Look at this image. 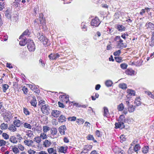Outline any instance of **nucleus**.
I'll return each mask as SVG.
<instances>
[{
	"label": "nucleus",
	"mask_w": 154,
	"mask_h": 154,
	"mask_svg": "<svg viewBox=\"0 0 154 154\" xmlns=\"http://www.w3.org/2000/svg\"><path fill=\"white\" fill-rule=\"evenodd\" d=\"M118 122L116 123L115 124L116 128H120L122 129L125 128V126L124 123H126L127 121L124 115H121L120 116L119 118Z\"/></svg>",
	"instance_id": "f257e3e1"
},
{
	"label": "nucleus",
	"mask_w": 154,
	"mask_h": 154,
	"mask_svg": "<svg viewBox=\"0 0 154 154\" xmlns=\"http://www.w3.org/2000/svg\"><path fill=\"white\" fill-rule=\"evenodd\" d=\"M37 37L38 39L41 41L44 45H49L48 39L43 35L42 33H38L37 34Z\"/></svg>",
	"instance_id": "f03ea898"
},
{
	"label": "nucleus",
	"mask_w": 154,
	"mask_h": 154,
	"mask_svg": "<svg viewBox=\"0 0 154 154\" xmlns=\"http://www.w3.org/2000/svg\"><path fill=\"white\" fill-rule=\"evenodd\" d=\"M41 109L42 113L46 115L50 113V109L48 105H44L42 106Z\"/></svg>",
	"instance_id": "7ed1b4c3"
},
{
	"label": "nucleus",
	"mask_w": 154,
	"mask_h": 154,
	"mask_svg": "<svg viewBox=\"0 0 154 154\" xmlns=\"http://www.w3.org/2000/svg\"><path fill=\"white\" fill-rule=\"evenodd\" d=\"M27 47L30 51H33L35 49V47L34 42L32 41H30L28 42Z\"/></svg>",
	"instance_id": "20e7f679"
},
{
	"label": "nucleus",
	"mask_w": 154,
	"mask_h": 154,
	"mask_svg": "<svg viewBox=\"0 0 154 154\" xmlns=\"http://www.w3.org/2000/svg\"><path fill=\"white\" fill-rule=\"evenodd\" d=\"M91 23V26L97 27L99 25L100 21L98 17H96L92 20Z\"/></svg>",
	"instance_id": "39448f33"
},
{
	"label": "nucleus",
	"mask_w": 154,
	"mask_h": 154,
	"mask_svg": "<svg viewBox=\"0 0 154 154\" xmlns=\"http://www.w3.org/2000/svg\"><path fill=\"white\" fill-rule=\"evenodd\" d=\"M68 147L66 146H58L57 148L58 152L61 153H66L67 152Z\"/></svg>",
	"instance_id": "423d86ee"
},
{
	"label": "nucleus",
	"mask_w": 154,
	"mask_h": 154,
	"mask_svg": "<svg viewBox=\"0 0 154 154\" xmlns=\"http://www.w3.org/2000/svg\"><path fill=\"white\" fill-rule=\"evenodd\" d=\"M4 119L5 121L7 122L8 120L11 118V112L8 111H6L3 114Z\"/></svg>",
	"instance_id": "0eeeda50"
},
{
	"label": "nucleus",
	"mask_w": 154,
	"mask_h": 154,
	"mask_svg": "<svg viewBox=\"0 0 154 154\" xmlns=\"http://www.w3.org/2000/svg\"><path fill=\"white\" fill-rule=\"evenodd\" d=\"M50 131L52 136L51 138H57L56 137L57 132V129L55 128L52 127L50 129Z\"/></svg>",
	"instance_id": "6e6552de"
},
{
	"label": "nucleus",
	"mask_w": 154,
	"mask_h": 154,
	"mask_svg": "<svg viewBox=\"0 0 154 154\" xmlns=\"http://www.w3.org/2000/svg\"><path fill=\"white\" fill-rule=\"evenodd\" d=\"M19 39H21L19 42L20 45L23 46L25 45L27 42L26 37H23L22 38H19Z\"/></svg>",
	"instance_id": "1a4fd4ad"
},
{
	"label": "nucleus",
	"mask_w": 154,
	"mask_h": 154,
	"mask_svg": "<svg viewBox=\"0 0 154 154\" xmlns=\"http://www.w3.org/2000/svg\"><path fill=\"white\" fill-rule=\"evenodd\" d=\"M60 98L61 100L63 102L67 103L69 100V97L68 96H66V95H61L60 97Z\"/></svg>",
	"instance_id": "9d476101"
},
{
	"label": "nucleus",
	"mask_w": 154,
	"mask_h": 154,
	"mask_svg": "<svg viewBox=\"0 0 154 154\" xmlns=\"http://www.w3.org/2000/svg\"><path fill=\"white\" fill-rule=\"evenodd\" d=\"M29 87L31 90L36 93H39L40 92L39 89L34 85H30Z\"/></svg>",
	"instance_id": "9b49d317"
},
{
	"label": "nucleus",
	"mask_w": 154,
	"mask_h": 154,
	"mask_svg": "<svg viewBox=\"0 0 154 154\" xmlns=\"http://www.w3.org/2000/svg\"><path fill=\"white\" fill-rule=\"evenodd\" d=\"M66 130V127L65 125L60 126L59 128L60 133L61 135L65 134V131Z\"/></svg>",
	"instance_id": "f8f14e48"
},
{
	"label": "nucleus",
	"mask_w": 154,
	"mask_h": 154,
	"mask_svg": "<svg viewBox=\"0 0 154 154\" xmlns=\"http://www.w3.org/2000/svg\"><path fill=\"white\" fill-rule=\"evenodd\" d=\"M123 40H122V41H120L117 43V46L119 48H123L127 47V45L126 44L123 43Z\"/></svg>",
	"instance_id": "ddd939ff"
},
{
	"label": "nucleus",
	"mask_w": 154,
	"mask_h": 154,
	"mask_svg": "<svg viewBox=\"0 0 154 154\" xmlns=\"http://www.w3.org/2000/svg\"><path fill=\"white\" fill-rule=\"evenodd\" d=\"M146 27L147 29H149L151 30H154V24L151 22L146 23Z\"/></svg>",
	"instance_id": "4468645a"
},
{
	"label": "nucleus",
	"mask_w": 154,
	"mask_h": 154,
	"mask_svg": "<svg viewBox=\"0 0 154 154\" xmlns=\"http://www.w3.org/2000/svg\"><path fill=\"white\" fill-rule=\"evenodd\" d=\"M60 113L59 110H53L51 112V115L54 117H57Z\"/></svg>",
	"instance_id": "2eb2a0df"
},
{
	"label": "nucleus",
	"mask_w": 154,
	"mask_h": 154,
	"mask_svg": "<svg viewBox=\"0 0 154 154\" xmlns=\"http://www.w3.org/2000/svg\"><path fill=\"white\" fill-rule=\"evenodd\" d=\"M9 141L12 143L16 144L17 142V138L14 136H11L9 138Z\"/></svg>",
	"instance_id": "dca6fc26"
},
{
	"label": "nucleus",
	"mask_w": 154,
	"mask_h": 154,
	"mask_svg": "<svg viewBox=\"0 0 154 154\" xmlns=\"http://www.w3.org/2000/svg\"><path fill=\"white\" fill-rule=\"evenodd\" d=\"M125 73L130 75H135V71L131 69H127L125 71Z\"/></svg>",
	"instance_id": "f3484780"
},
{
	"label": "nucleus",
	"mask_w": 154,
	"mask_h": 154,
	"mask_svg": "<svg viewBox=\"0 0 154 154\" xmlns=\"http://www.w3.org/2000/svg\"><path fill=\"white\" fill-rule=\"evenodd\" d=\"M8 130L11 131V132H14L16 131L17 130V129L13 124H11L10 125L8 128Z\"/></svg>",
	"instance_id": "a211bd4d"
},
{
	"label": "nucleus",
	"mask_w": 154,
	"mask_h": 154,
	"mask_svg": "<svg viewBox=\"0 0 154 154\" xmlns=\"http://www.w3.org/2000/svg\"><path fill=\"white\" fill-rule=\"evenodd\" d=\"M24 143L28 146H31L33 143V141L31 140H26L24 141Z\"/></svg>",
	"instance_id": "6ab92c4d"
},
{
	"label": "nucleus",
	"mask_w": 154,
	"mask_h": 154,
	"mask_svg": "<svg viewBox=\"0 0 154 154\" xmlns=\"http://www.w3.org/2000/svg\"><path fill=\"white\" fill-rule=\"evenodd\" d=\"M104 112L103 115L104 116H106L107 117L109 115V113L108 108L106 107H104L103 108Z\"/></svg>",
	"instance_id": "aec40b11"
},
{
	"label": "nucleus",
	"mask_w": 154,
	"mask_h": 154,
	"mask_svg": "<svg viewBox=\"0 0 154 154\" xmlns=\"http://www.w3.org/2000/svg\"><path fill=\"white\" fill-rule=\"evenodd\" d=\"M59 122H60L63 123L66 121V119L63 115H61L59 118Z\"/></svg>",
	"instance_id": "412c9836"
},
{
	"label": "nucleus",
	"mask_w": 154,
	"mask_h": 154,
	"mask_svg": "<svg viewBox=\"0 0 154 154\" xmlns=\"http://www.w3.org/2000/svg\"><path fill=\"white\" fill-rule=\"evenodd\" d=\"M14 125L17 127H19L21 125L20 121L18 119H16L13 122Z\"/></svg>",
	"instance_id": "4be33fe9"
},
{
	"label": "nucleus",
	"mask_w": 154,
	"mask_h": 154,
	"mask_svg": "<svg viewBox=\"0 0 154 154\" xmlns=\"http://www.w3.org/2000/svg\"><path fill=\"white\" fill-rule=\"evenodd\" d=\"M26 135L30 138H32L33 136L32 132L30 130H28L26 131Z\"/></svg>",
	"instance_id": "5701e85b"
},
{
	"label": "nucleus",
	"mask_w": 154,
	"mask_h": 154,
	"mask_svg": "<svg viewBox=\"0 0 154 154\" xmlns=\"http://www.w3.org/2000/svg\"><path fill=\"white\" fill-rule=\"evenodd\" d=\"M140 100V97L136 98L135 99L134 103L137 106H139L141 105V103Z\"/></svg>",
	"instance_id": "b1692460"
},
{
	"label": "nucleus",
	"mask_w": 154,
	"mask_h": 154,
	"mask_svg": "<svg viewBox=\"0 0 154 154\" xmlns=\"http://www.w3.org/2000/svg\"><path fill=\"white\" fill-rule=\"evenodd\" d=\"M0 128L2 130H6L8 128V125L7 124H5L4 123H3L1 124Z\"/></svg>",
	"instance_id": "393cba45"
},
{
	"label": "nucleus",
	"mask_w": 154,
	"mask_h": 154,
	"mask_svg": "<svg viewBox=\"0 0 154 154\" xmlns=\"http://www.w3.org/2000/svg\"><path fill=\"white\" fill-rule=\"evenodd\" d=\"M30 103L31 104V105L34 106V107L36 106L37 101L35 97H33V99L31 101Z\"/></svg>",
	"instance_id": "a878e982"
},
{
	"label": "nucleus",
	"mask_w": 154,
	"mask_h": 154,
	"mask_svg": "<svg viewBox=\"0 0 154 154\" xmlns=\"http://www.w3.org/2000/svg\"><path fill=\"white\" fill-rule=\"evenodd\" d=\"M47 150L48 154H51L54 153L55 152L56 153L57 152L56 149H54L53 148H49L47 149Z\"/></svg>",
	"instance_id": "bb28decb"
},
{
	"label": "nucleus",
	"mask_w": 154,
	"mask_h": 154,
	"mask_svg": "<svg viewBox=\"0 0 154 154\" xmlns=\"http://www.w3.org/2000/svg\"><path fill=\"white\" fill-rule=\"evenodd\" d=\"M51 144V142L50 141L48 140H45L44 142L43 145L45 147L49 146Z\"/></svg>",
	"instance_id": "cd10ccee"
},
{
	"label": "nucleus",
	"mask_w": 154,
	"mask_h": 154,
	"mask_svg": "<svg viewBox=\"0 0 154 154\" xmlns=\"http://www.w3.org/2000/svg\"><path fill=\"white\" fill-rule=\"evenodd\" d=\"M140 146L139 144H136L134 147V150L135 152L139 151L140 149Z\"/></svg>",
	"instance_id": "c85d7f7f"
},
{
	"label": "nucleus",
	"mask_w": 154,
	"mask_h": 154,
	"mask_svg": "<svg viewBox=\"0 0 154 154\" xmlns=\"http://www.w3.org/2000/svg\"><path fill=\"white\" fill-rule=\"evenodd\" d=\"M127 92L129 96H134L135 95V92L134 90L128 89L127 90Z\"/></svg>",
	"instance_id": "c756f323"
},
{
	"label": "nucleus",
	"mask_w": 154,
	"mask_h": 154,
	"mask_svg": "<svg viewBox=\"0 0 154 154\" xmlns=\"http://www.w3.org/2000/svg\"><path fill=\"white\" fill-rule=\"evenodd\" d=\"M105 84L107 87H109L112 86L113 84V82L111 80H108L105 82Z\"/></svg>",
	"instance_id": "7c9ffc66"
},
{
	"label": "nucleus",
	"mask_w": 154,
	"mask_h": 154,
	"mask_svg": "<svg viewBox=\"0 0 154 154\" xmlns=\"http://www.w3.org/2000/svg\"><path fill=\"white\" fill-rule=\"evenodd\" d=\"M135 109L134 106L132 105H129V106L128 107V111L130 112H133L134 111Z\"/></svg>",
	"instance_id": "2f4dec72"
},
{
	"label": "nucleus",
	"mask_w": 154,
	"mask_h": 154,
	"mask_svg": "<svg viewBox=\"0 0 154 154\" xmlns=\"http://www.w3.org/2000/svg\"><path fill=\"white\" fill-rule=\"evenodd\" d=\"M40 137L43 140L47 138V136L46 133L43 132L41 133L40 134Z\"/></svg>",
	"instance_id": "473e14b6"
},
{
	"label": "nucleus",
	"mask_w": 154,
	"mask_h": 154,
	"mask_svg": "<svg viewBox=\"0 0 154 154\" xmlns=\"http://www.w3.org/2000/svg\"><path fill=\"white\" fill-rule=\"evenodd\" d=\"M12 149L13 152L15 154H17L19 152V150L18 148L16 146H14L12 148Z\"/></svg>",
	"instance_id": "72a5a7b5"
},
{
	"label": "nucleus",
	"mask_w": 154,
	"mask_h": 154,
	"mask_svg": "<svg viewBox=\"0 0 154 154\" xmlns=\"http://www.w3.org/2000/svg\"><path fill=\"white\" fill-rule=\"evenodd\" d=\"M119 87L122 89H126L127 88V85L125 83H122L119 84Z\"/></svg>",
	"instance_id": "f704fd0d"
},
{
	"label": "nucleus",
	"mask_w": 154,
	"mask_h": 154,
	"mask_svg": "<svg viewBox=\"0 0 154 154\" xmlns=\"http://www.w3.org/2000/svg\"><path fill=\"white\" fill-rule=\"evenodd\" d=\"M117 29L120 31H124L125 30V27L122 25H118L117 26Z\"/></svg>",
	"instance_id": "c9c22d12"
},
{
	"label": "nucleus",
	"mask_w": 154,
	"mask_h": 154,
	"mask_svg": "<svg viewBox=\"0 0 154 154\" xmlns=\"http://www.w3.org/2000/svg\"><path fill=\"white\" fill-rule=\"evenodd\" d=\"M29 30L28 29L26 30L22 34V35H21L20 37V38H22L23 37H24V35H29Z\"/></svg>",
	"instance_id": "e433bc0d"
},
{
	"label": "nucleus",
	"mask_w": 154,
	"mask_h": 154,
	"mask_svg": "<svg viewBox=\"0 0 154 154\" xmlns=\"http://www.w3.org/2000/svg\"><path fill=\"white\" fill-rule=\"evenodd\" d=\"M124 108V106L122 103H121L119 104L117 107V109L119 111H122L123 110Z\"/></svg>",
	"instance_id": "4c0bfd02"
},
{
	"label": "nucleus",
	"mask_w": 154,
	"mask_h": 154,
	"mask_svg": "<svg viewBox=\"0 0 154 154\" xmlns=\"http://www.w3.org/2000/svg\"><path fill=\"white\" fill-rule=\"evenodd\" d=\"M9 86L7 85L6 84H4L2 85V88L3 89V91L4 92H5L7 89H8Z\"/></svg>",
	"instance_id": "58836bf2"
},
{
	"label": "nucleus",
	"mask_w": 154,
	"mask_h": 154,
	"mask_svg": "<svg viewBox=\"0 0 154 154\" xmlns=\"http://www.w3.org/2000/svg\"><path fill=\"white\" fill-rule=\"evenodd\" d=\"M50 130V128L47 126H44L43 127V132L46 133Z\"/></svg>",
	"instance_id": "ea45409f"
},
{
	"label": "nucleus",
	"mask_w": 154,
	"mask_h": 154,
	"mask_svg": "<svg viewBox=\"0 0 154 154\" xmlns=\"http://www.w3.org/2000/svg\"><path fill=\"white\" fill-rule=\"evenodd\" d=\"M81 28L84 31H87V28L86 24L84 22H82L81 24Z\"/></svg>",
	"instance_id": "a19ab883"
},
{
	"label": "nucleus",
	"mask_w": 154,
	"mask_h": 154,
	"mask_svg": "<svg viewBox=\"0 0 154 154\" xmlns=\"http://www.w3.org/2000/svg\"><path fill=\"white\" fill-rule=\"evenodd\" d=\"M8 143V142H6L3 140H0V146H3L7 145V143Z\"/></svg>",
	"instance_id": "79ce46f5"
},
{
	"label": "nucleus",
	"mask_w": 154,
	"mask_h": 154,
	"mask_svg": "<svg viewBox=\"0 0 154 154\" xmlns=\"http://www.w3.org/2000/svg\"><path fill=\"white\" fill-rule=\"evenodd\" d=\"M23 127L26 128H27L29 129H31L32 127L31 125L25 122L23 124Z\"/></svg>",
	"instance_id": "37998d69"
},
{
	"label": "nucleus",
	"mask_w": 154,
	"mask_h": 154,
	"mask_svg": "<svg viewBox=\"0 0 154 154\" xmlns=\"http://www.w3.org/2000/svg\"><path fill=\"white\" fill-rule=\"evenodd\" d=\"M149 147L148 146H145L142 148V151L143 153H147L148 151Z\"/></svg>",
	"instance_id": "c03bdc74"
},
{
	"label": "nucleus",
	"mask_w": 154,
	"mask_h": 154,
	"mask_svg": "<svg viewBox=\"0 0 154 154\" xmlns=\"http://www.w3.org/2000/svg\"><path fill=\"white\" fill-rule=\"evenodd\" d=\"M35 141L38 143H39L42 141L41 138L39 136L36 137L34 138Z\"/></svg>",
	"instance_id": "a18cd8bd"
},
{
	"label": "nucleus",
	"mask_w": 154,
	"mask_h": 154,
	"mask_svg": "<svg viewBox=\"0 0 154 154\" xmlns=\"http://www.w3.org/2000/svg\"><path fill=\"white\" fill-rule=\"evenodd\" d=\"M37 20L39 21V24L42 25L45 24V19H37Z\"/></svg>",
	"instance_id": "49530a36"
},
{
	"label": "nucleus",
	"mask_w": 154,
	"mask_h": 154,
	"mask_svg": "<svg viewBox=\"0 0 154 154\" xmlns=\"http://www.w3.org/2000/svg\"><path fill=\"white\" fill-rule=\"evenodd\" d=\"M145 93L148 95L149 97L151 98L154 99V95L152 93L149 91H145Z\"/></svg>",
	"instance_id": "de8ad7c7"
},
{
	"label": "nucleus",
	"mask_w": 154,
	"mask_h": 154,
	"mask_svg": "<svg viewBox=\"0 0 154 154\" xmlns=\"http://www.w3.org/2000/svg\"><path fill=\"white\" fill-rule=\"evenodd\" d=\"M55 54H51L48 56V57L50 60H56V57Z\"/></svg>",
	"instance_id": "09e8293b"
},
{
	"label": "nucleus",
	"mask_w": 154,
	"mask_h": 154,
	"mask_svg": "<svg viewBox=\"0 0 154 154\" xmlns=\"http://www.w3.org/2000/svg\"><path fill=\"white\" fill-rule=\"evenodd\" d=\"M2 137L5 140H8L9 138V136L6 133H2Z\"/></svg>",
	"instance_id": "8fccbe9b"
},
{
	"label": "nucleus",
	"mask_w": 154,
	"mask_h": 154,
	"mask_svg": "<svg viewBox=\"0 0 154 154\" xmlns=\"http://www.w3.org/2000/svg\"><path fill=\"white\" fill-rule=\"evenodd\" d=\"M9 12L8 10H7L5 11V16L8 19H10L11 18V15Z\"/></svg>",
	"instance_id": "3c124183"
},
{
	"label": "nucleus",
	"mask_w": 154,
	"mask_h": 154,
	"mask_svg": "<svg viewBox=\"0 0 154 154\" xmlns=\"http://www.w3.org/2000/svg\"><path fill=\"white\" fill-rule=\"evenodd\" d=\"M68 120L70 121H75L76 119V118L75 116L69 117L68 118Z\"/></svg>",
	"instance_id": "603ef678"
},
{
	"label": "nucleus",
	"mask_w": 154,
	"mask_h": 154,
	"mask_svg": "<svg viewBox=\"0 0 154 154\" xmlns=\"http://www.w3.org/2000/svg\"><path fill=\"white\" fill-rule=\"evenodd\" d=\"M122 39L121 38V37L120 36H116L115 39V41L116 42V43H117L119 42L120 41H122Z\"/></svg>",
	"instance_id": "864d4df0"
},
{
	"label": "nucleus",
	"mask_w": 154,
	"mask_h": 154,
	"mask_svg": "<svg viewBox=\"0 0 154 154\" xmlns=\"http://www.w3.org/2000/svg\"><path fill=\"white\" fill-rule=\"evenodd\" d=\"M84 122V120L82 119H77V120L76 121V122L79 123V124H82Z\"/></svg>",
	"instance_id": "5fc2aeb1"
},
{
	"label": "nucleus",
	"mask_w": 154,
	"mask_h": 154,
	"mask_svg": "<svg viewBox=\"0 0 154 154\" xmlns=\"http://www.w3.org/2000/svg\"><path fill=\"white\" fill-rule=\"evenodd\" d=\"M116 61L118 63H120L122 61V57H115Z\"/></svg>",
	"instance_id": "6e6d98bb"
},
{
	"label": "nucleus",
	"mask_w": 154,
	"mask_h": 154,
	"mask_svg": "<svg viewBox=\"0 0 154 154\" xmlns=\"http://www.w3.org/2000/svg\"><path fill=\"white\" fill-rule=\"evenodd\" d=\"M18 149H19L21 151H23L24 149V147L21 144H19L17 145Z\"/></svg>",
	"instance_id": "4d7b16f0"
},
{
	"label": "nucleus",
	"mask_w": 154,
	"mask_h": 154,
	"mask_svg": "<svg viewBox=\"0 0 154 154\" xmlns=\"http://www.w3.org/2000/svg\"><path fill=\"white\" fill-rule=\"evenodd\" d=\"M23 111L24 113L26 115H29V112L27 109L24 108L23 109Z\"/></svg>",
	"instance_id": "13d9d810"
},
{
	"label": "nucleus",
	"mask_w": 154,
	"mask_h": 154,
	"mask_svg": "<svg viewBox=\"0 0 154 154\" xmlns=\"http://www.w3.org/2000/svg\"><path fill=\"white\" fill-rule=\"evenodd\" d=\"M121 53L120 50H119L117 51H116L113 53V54L115 56H119Z\"/></svg>",
	"instance_id": "bf43d9fd"
},
{
	"label": "nucleus",
	"mask_w": 154,
	"mask_h": 154,
	"mask_svg": "<svg viewBox=\"0 0 154 154\" xmlns=\"http://www.w3.org/2000/svg\"><path fill=\"white\" fill-rule=\"evenodd\" d=\"M5 5L4 2H0V11H1L4 8Z\"/></svg>",
	"instance_id": "052dcab7"
},
{
	"label": "nucleus",
	"mask_w": 154,
	"mask_h": 154,
	"mask_svg": "<svg viewBox=\"0 0 154 154\" xmlns=\"http://www.w3.org/2000/svg\"><path fill=\"white\" fill-rule=\"evenodd\" d=\"M120 66L122 69H125L127 67V65L126 63H122L121 64Z\"/></svg>",
	"instance_id": "680f3d73"
},
{
	"label": "nucleus",
	"mask_w": 154,
	"mask_h": 154,
	"mask_svg": "<svg viewBox=\"0 0 154 154\" xmlns=\"http://www.w3.org/2000/svg\"><path fill=\"white\" fill-rule=\"evenodd\" d=\"M22 90L25 94H26L28 92V89L25 86H24L22 88Z\"/></svg>",
	"instance_id": "e2e57ef3"
},
{
	"label": "nucleus",
	"mask_w": 154,
	"mask_h": 154,
	"mask_svg": "<svg viewBox=\"0 0 154 154\" xmlns=\"http://www.w3.org/2000/svg\"><path fill=\"white\" fill-rule=\"evenodd\" d=\"M120 141L121 142H122L125 140V137L124 135H121L120 137Z\"/></svg>",
	"instance_id": "0e129e2a"
},
{
	"label": "nucleus",
	"mask_w": 154,
	"mask_h": 154,
	"mask_svg": "<svg viewBox=\"0 0 154 154\" xmlns=\"http://www.w3.org/2000/svg\"><path fill=\"white\" fill-rule=\"evenodd\" d=\"M87 138L88 140H94V137L93 136L91 135H88L87 136Z\"/></svg>",
	"instance_id": "69168bd1"
},
{
	"label": "nucleus",
	"mask_w": 154,
	"mask_h": 154,
	"mask_svg": "<svg viewBox=\"0 0 154 154\" xmlns=\"http://www.w3.org/2000/svg\"><path fill=\"white\" fill-rule=\"evenodd\" d=\"M127 122L128 124L131 123L133 121V119L131 118H128L126 119Z\"/></svg>",
	"instance_id": "338daca9"
},
{
	"label": "nucleus",
	"mask_w": 154,
	"mask_h": 154,
	"mask_svg": "<svg viewBox=\"0 0 154 154\" xmlns=\"http://www.w3.org/2000/svg\"><path fill=\"white\" fill-rule=\"evenodd\" d=\"M95 134L98 137H100L101 136L100 134V131L98 130H96L95 131Z\"/></svg>",
	"instance_id": "774afa93"
}]
</instances>
